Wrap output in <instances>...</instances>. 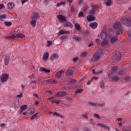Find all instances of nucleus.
Returning a JSON list of instances; mask_svg holds the SVG:
<instances>
[{"mask_svg":"<svg viewBox=\"0 0 131 131\" xmlns=\"http://www.w3.org/2000/svg\"><path fill=\"white\" fill-rule=\"evenodd\" d=\"M67 74H68V75H72L73 74H74L73 70L71 69V70H69V71H68Z\"/></svg>","mask_w":131,"mask_h":131,"instance_id":"c9c22d12","label":"nucleus"},{"mask_svg":"<svg viewBox=\"0 0 131 131\" xmlns=\"http://www.w3.org/2000/svg\"><path fill=\"white\" fill-rule=\"evenodd\" d=\"M124 80L125 82H129L130 81V78L129 77H126L124 78Z\"/></svg>","mask_w":131,"mask_h":131,"instance_id":"49530a36","label":"nucleus"},{"mask_svg":"<svg viewBox=\"0 0 131 131\" xmlns=\"http://www.w3.org/2000/svg\"><path fill=\"white\" fill-rule=\"evenodd\" d=\"M125 20L126 21V23H125L126 26H129L131 25V20L130 19H125Z\"/></svg>","mask_w":131,"mask_h":131,"instance_id":"f704fd0d","label":"nucleus"},{"mask_svg":"<svg viewBox=\"0 0 131 131\" xmlns=\"http://www.w3.org/2000/svg\"><path fill=\"white\" fill-rule=\"evenodd\" d=\"M33 96H34V97H37V98H39V96L38 94H36V93H34L33 94Z\"/></svg>","mask_w":131,"mask_h":131,"instance_id":"052dcab7","label":"nucleus"},{"mask_svg":"<svg viewBox=\"0 0 131 131\" xmlns=\"http://www.w3.org/2000/svg\"><path fill=\"white\" fill-rule=\"evenodd\" d=\"M62 73H63L62 71H58L57 73H56V77H57V78H61Z\"/></svg>","mask_w":131,"mask_h":131,"instance_id":"cd10ccee","label":"nucleus"},{"mask_svg":"<svg viewBox=\"0 0 131 131\" xmlns=\"http://www.w3.org/2000/svg\"><path fill=\"white\" fill-rule=\"evenodd\" d=\"M117 38H118V36H114L113 37L111 38L110 43L112 44L115 43L116 41H117Z\"/></svg>","mask_w":131,"mask_h":131,"instance_id":"4be33fe9","label":"nucleus"},{"mask_svg":"<svg viewBox=\"0 0 131 131\" xmlns=\"http://www.w3.org/2000/svg\"><path fill=\"white\" fill-rule=\"evenodd\" d=\"M117 70V66H114L113 68H112V73H114Z\"/></svg>","mask_w":131,"mask_h":131,"instance_id":"e433bc0d","label":"nucleus"},{"mask_svg":"<svg viewBox=\"0 0 131 131\" xmlns=\"http://www.w3.org/2000/svg\"><path fill=\"white\" fill-rule=\"evenodd\" d=\"M75 28H76L77 30H79L80 28V26L78 23L75 24Z\"/></svg>","mask_w":131,"mask_h":131,"instance_id":"a19ab883","label":"nucleus"},{"mask_svg":"<svg viewBox=\"0 0 131 131\" xmlns=\"http://www.w3.org/2000/svg\"><path fill=\"white\" fill-rule=\"evenodd\" d=\"M59 57V56L56 53H54L50 57V60H53L54 59H57Z\"/></svg>","mask_w":131,"mask_h":131,"instance_id":"6ab92c4d","label":"nucleus"},{"mask_svg":"<svg viewBox=\"0 0 131 131\" xmlns=\"http://www.w3.org/2000/svg\"><path fill=\"white\" fill-rule=\"evenodd\" d=\"M26 36L25 35H23L20 33H18V34L15 35V37L17 38L23 39V38H24Z\"/></svg>","mask_w":131,"mask_h":131,"instance_id":"f3484780","label":"nucleus"},{"mask_svg":"<svg viewBox=\"0 0 131 131\" xmlns=\"http://www.w3.org/2000/svg\"><path fill=\"white\" fill-rule=\"evenodd\" d=\"M54 115L58 117V116H60L61 114H59V113H56V112H54Z\"/></svg>","mask_w":131,"mask_h":131,"instance_id":"6e6d98bb","label":"nucleus"},{"mask_svg":"<svg viewBox=\"0 0 131 131\" xmlns=\"http://www.w3.org/2000/svg\"><path fill=\"white\" fill-rule=\"evenodd\" d=\"M78 16L80 17H83V12H80V13L78 14Z\"/></svg>","mask_w":131,"mask_h":131,"instance_id":"5fc2aeb1","label":"nucleus"},{"mask_svg":"<svg viewBox=\"0 0 131 131\" xmlns=\"http://www.w3.org/2000/svg\"><path fill=\"white\" fill-rule=\"evenodd\" d=\"M96 9H97L96 6L94 7L92 9V10H90V11H89L90 14H91V15L94 14L95 13V11H96Z\"/></svg>","mask_w":131,"mask_h":131,"instance_id":"393cba45","label":"nucleus"},{"mask_svg":"<svg viewBox=\"0 0 131 131\" xmlns=\"http://www.w3.org/2000/svg\"><path fill=\"white\" fill-rule=\"evenodd\" d=\"M56 97H64L67 96V93L64 91L58 92L56 94Z\"/></svg>","mask_w":131,"mask_h":131,"instance_id":"6e6552de","label":"nucleus"},{"mask_svg":"<svg viewBox=\"0 0 131 131\" xmlns=\"http://www.w3.org/2000/svg\"><path fill=\"white\" fill-rule=\"evenodd\" d=\"M60 102H61V101H60V100H57L56 101V102L55 103L59 104Z\"/></svg>","mask_w":131,"mask_h":131,"instance_id":"0e129e2a","label":"nucleus"},{"mask_svg":"<svg viewBox=\"0 0 131 131\" xmlns=\"http://www.w3.org/2000/svg\"><path fill=\"white\" fill-rule=\"evenodd\" d=\"M29 115H30V114L27 113V112H24V113H23V115H24V116H28Z\"/></svg>","mask_w":131,"mask_h":131,"instance_id":"bf43d9fd","label":"nucleus"},{"mask_svg":"<svg viewBox=\"0 0 131 131\" xmlns=\"http://www.w3.org/2000/svg\"><path fill=\"white\" fill-rule=\"evenodd\" d=\"M34 112L35 109H34L33 108H30V109L26 111L27 113L30 115L33 114Z\"/></svg>","mask_w":131,"mask_h":131,"instance_id":"a878e982","label":"nucleus"},{"mask_svg":"<svg viewBox=\"0 0 131 131\" xmlns=\"http://www.w3.org/2000/svg\"><path fill=\"white\" fill-rule=\"evenodd\" d=\"M73 39H75V40H76V41H78L81 40V38L78 37L77 35L73 36Z\"/></svg>","mask_w":131,"mask_h":131,"instance_id":"7c9ffc66","label":"nucleus"},{"mask_svg":"<svg viewBox=\"0 0 131 131\" xmlns=\"http://www.w3.org/2000/svg\"><path fill=\"white\" fill-rule=\"evenodd\" d=\"M104 82L103 81L100 82V88L104 89Z\"/></svg>","mask_w":131,"mask_h":131,"instance_id":"37998d69","label":"nucleus"},{"mask_svg":"<svg viewBox=\"0 0 131 131\" xmlns=\"http://www.w3.org/2000/svg\"><path fill=\"white\" fill-rule=\"evenodd\" d=\"M95 19V18L93 15H89L87 16V20L88 21H91L93 20H94Z\"/></svg>","mask_w":131,"mask_h":131,"instance_id":"aec40b11","label":"nucleus"},{"mask_svg":"<svg viewBox=\"0 0 131 131\" xmlns=\"http://www.w3.org/2000/svg\"><path fill=\"white\" fill-rule=\"evenodd\" d=\"M93 82V80H88V82H87V84L88 85H91V84Z\"/></svg>","mask_w":131,"mask_h":131,"instance_id":"3c124183","label":"nucleus"},{"mask_svg":"<svg viewBox=\"0 0 131 131\" xmlns=\"http://www.w3.org/2000/svg\"><path fill=\"white\" fill-rule=\"evenodd\" d=\"M6 18V15L5 14H0V20L5 19Z\"/></svg>","mask_w":131,"mask_h":131,"instance_id":"473e14b6","label":"nucleus"},{"mask_svg":"<svg viewBox=\"0 0 131 131\" xmlns=\"http://www.w3.org/2000/svg\"><path fill=\"white\" fill-rule=\"evenodd\" d=\"M52 82V80H46V82L49 83H51V82Z\"/></svg>","mask_w":131,"mask_h":131,"instance_id":"69168bd1","label":"nucleus"},{"mask_svg":"<svg viewBox=\"0 0 131 131\" xmlns=\"http://www.w3.org/2000/svg\"><path fill=\"white\" fill-rule=\"evenodd\" d=\"M63 34H70V31L60 30L59 31V35H63Z\"/></svg>","mask_w":131,"mask_h":131,"instance_id":"5701e85b","label":"nucleus"},{"mask_svg":"<svg viewBox=\"0 0 131 131\" xmlns=\"http://www.w3.org/2000/svg\"><path fill=\"white\" fill-rule=\"evenodd\" d=\"M78 58L75 57L74 58H73V62H74L75 63H76V62H77V60H78Z\"/></svg>","mask_w":131,"mask_h":131,"instance_id":"8fccbe9b","label":"nucleus"},{"mask_svg":"<svg viewBox=\"0 0 131 131\" xmlns=\"http://www.w3.org/2000/svg\"><path fill=\"white\" fill-rule=\"evenodd\" d=\"M82 93V89H77V90L75 91V93L76 94H81Z\"/></svg>","mask_w":131,"mask_h":131,"instance_id":"58836bf2","label":"nucleus"},{"mask_svg":"<svg viewBox=\"0 0 131 131\" xmlns=\"http://www.w3.org/2000/svg\"><path fill=\"white\" fill-rule=\"evenodd\" d=\"M88 104L90 106H95V107L101 106L102 107L103 106V105L101 103H94L92 101H89V102H88Z\"/></svg>","mask_w":131,"mask_h":131,"instance_id":"423d86ee","label":"nucleus"},{"mask_svg":"<svg viewBox=\"0 0 131 131\" xmlns=\"http://www.w3.org/2000/svg\"><path fill=\"white\" fill-rule=\"evenodd\" d=\"M50 55L49 54L48 52H46L43 53V57H42V59L43 61H46L48 59L49 56Z\"/></svg>","mask_w":131,"mask_h":131,"instance_id":"9b49d317","label":"nucleus"},{"mask_svg":"<svg viewBox=\"0 0 131 131\" xmlns=\"http://www.w3.org/2000/svg\"><path fill=\"white\" fill-rule=\"evenodd\" d=\"M120 78L118 76L113 75L110 77V80L111 82H117Z\"/></svg>","mask_w":131,"mask_h":131,"instance_id":"20e7f679","label":"nucleus"},{"mask_svg":"<svg viewBox=\"0 0 131 131\" xmlns=\"http://www.w3.org/2000/svg\"><path fill=\"white\" fill-rule=\"evenodd\" d=\"M98 77L93 76L92 77L91 80H93H93H98Z\"/></svg>","mask_w":131,"mask_h":131,"instance_id":"de8ad7c7","label":"nucleus"},{"mask_svg":"<svg viewBox=\"0 0 131 131\" xmlns=\"http://www.w3.org/2000/svg\"><path fill=\"white\" fill-rule=\"evenodd\" d=\"M38 115V113H37L34 114V115H33L32 116V117H31L30 120H32L35 119V118H36L37 117Z\"/></svg>","mask_w":131,"mask_h":131,"instance_id":"c756f323","label":"nucleus"},{"mask_svg":"<svg viewBox=\"0 0 131 131\" xmlns=\"http://www.w3.org/2000/svg\"><path fill=\"white\" fill-rule=\"evenodd\" d=\"M94 117L97 118L98 119L100 118V116H99L98 115H97V114L94 115Z\"/></svg>","mask_w":131,"mask_h":131,"instance_id":"864d4df0","label":"nucleus"},{"mask_svg":"<svg viewBox=\"0 0 131 131\" xmlns=\"http://www.w3.org/2000/svg\"><path fill=\"white\" fill-rule=\"evenodd\" d=\"M112 0H106L105 4L106 6H110V5L112 4Z\"/></svg>","mask_w":131,"mask_h":131,"instance_id":"72a5a7b5","label":"nucleus"},{"mask_svg":"<svg viewBox=\"0 0 131 131\" xmlns=\"http://www.w3.org/2000/svg\"><path fill=\"white\" fill-rule=\"evenodd\" d=\"M5 25H6V26L10 27H11V26L12 25V23L11 22H8V21H6L5 22Z\"/></svg>","mask_w":131,"mask_h":131,"instance_id":"4c0bfd02","label":"nucleus"},{"mask_svg":"<svg viewBox=\"0 0 131 131\" xmlns=\"http://www.w3.org/2000/svg\"><path fill=\"white\" fill-rule=\"evenodd\" d=\"M90 27H91L92 29L95 30L98 27V23L96 22L90 23Z\"/></svg>","mask_w":131,"mask_h":131,"instance_id":"f8f14e48","label":"nucleus"},{"mask_svg":"<svg viewBox=\"0 0 131 131\" xmlns=\"http://www.w3.org/2000/svg\"><path fill=\"white\" fill-rule=\"evenodd\" d=\"M114 57L117 60L120 59L121 57V53L120 52H118V51L116 52L115 55H114Z\"/></svg>","mask_w":131,"mask_h":131,"instance_id":"ddd939ff","label":"nucleus"},{"mask_svg":"<svg viewBox=\"0 0 131 131\" xmlns=\"http://www.w3.org/2000/svg\"><path fill=\"white\" fill-rule=\"evenodd\" d=\"M4 8V4H1L0 5V10H2V8Z\"/></svg>","mask_w":131,"mask_h":131,"instance_id":"e2e57ef3","label":"nucleus"},{"mask_svg":"<svg viewBox=\"0 0 131 131\" xmlns=\"http://www.w3.org/2000/svg\"><path fill=\"white\" fill-rule=\"evenodd\" d=\"M52 41L47 40V46H50L52 45Z\"/></svg>","mask_w":131,"mask_h":131,"instance_id":"a18cd8bd","label":"nucleus"},{"mask_svg":"<svg viewBox=\"0 0 131 131\" xmlns=\"http://www.w3.org/2000/svg\"><path fill=\"white\" fill-rule=\"evenodd\" d=\"M7 7L8 9H11L14 7V3L12 2H9L8 3Z\"/></svg>","mask_w":131,"mask_h":131,"instance_id":"b1692460","label":"nucleus"},{"mask_svg":"<svg viewBox=\"0 0 131 131\" xmlns=\"http://www.w3.org/2000/svg\"><path fill=\"white\" fill-rule=\"evenodd\" d=\"M40 72L45 73L46 74H49L51 72L50 70H47L45 68H40Z\"/></svg>","mask_w":131,"mask_h":131,"instance_id":"4468645a","label":"nucleus"},{"mask_svg":"<svg viewBox=\"0 0 131 131\" xmlns=\"http://www.w3.org/2000/svg\"><path fill=\"white\" fill-rule=\"evenodd\" d=\"M16 38L15 35L13 34L8 35L9 40H14Z\"/></svg>","mask_w":131,"mask_h":131,"instance_id":"bb28decb","label":"nucleus"},{"mask_svg":"<svg viewBox=\"0 0 131 131\" xmlns=\"http://www.w3.org/2000/svg\"><path fill=\"white\" fill-rule=\"evenodd\" d=\"M102 53V50L99 49L97 50V52L93 54V58L92 59L93 61L98 60L99 58L101 57V53Z\"/></svg>","mask_w":131,"mask_h":131,"instance_id":"f257e3e1","label":"nucleus"},{"mask_svg":"<svg viewBox=\"0 0 131 131\" xmlns=\"http://www.w3.org/2000/svg\"><path fill=\"white\" fill-rule=\"evenodd\" d=\"M64 27L65 28H72L74 26L72 25V23H71L70 21H66L65 24L63 25Z\"/></svg>","mask_w":131,"mask_h":131,"instance_id":"1a4fd4ad","label":"nucleus"},{"mask_svg":"<svg viewBox=\"0 0 131 131\" xmlns=\"http://www.w3.org/2000/svg\"><path fill=\"white\" fill-rule=\"evenodd\" d=\"M63 5H64V2H61L60 3H57V7H60V6H62Z\"/></svg>","mask_w":131,"mask_h":131,"instance_id":"c03bdc74","label":"nucleus"},{"mask_svg":"<svg viewBox=\"0 0 131 131\" xmlns=\"http://www.w3.org/2000/svg\"><path fill=\"white\" fill-rule=\"evenodd\" d=\"M119 74L120 76L122 77L124 75V73L122 70H120L119 72Z\"/></svg>","mask_w":131,"mask_h":131,"instance_id":"79ce46f5","label":"nucleus"},{"mask_svg":"<svg viewBox=\"0 0 131 131\" xmlns=\"http://www.w3.org/2000/svg\"><path fill=\"white\" fill-rule=\"evenodd\" d=\"M9 75L6 73H4L1 76V81L2 83L7 82L9 79Z\"/></svg>","mask_w":131,"mask_h":131,"instance_id":"f03ea898","label":"nucleus"},{"mask_svg":"<svg viewBox=\"0 0 131 131\" xmlns=\"http://www.w3.org/2000/svg\"><path fill=\"white\" fill-rule=\"evenodd\" d=\"M114 28H115L116 30H119V31H123V29L121 28V24L120 22H117L114 24Z\"/></svg>","mask_w":131,"mask_h":131,"instance_id":"7ed1b4c3","label":"nucleus"},{"mask_svg":"<svg viewBox=\"0 0 131 131\" xmlns=\"http://www.w3.org/2000/svg\"><path fill=\"white\" fill-rule=\"evenodd\" d=\"M57 18L60 20V23H63L67 20L66 17L62 15H58Z\"/></svg>","mask_w":131,"mask_h":131,"instance_id":"9d476101","label":"nucleus"},{"mask_svg":"<svg viewBox=\"0 0 131 131\" xmlns=\"http://www.w3.org/2000/svg\"><path fill=\"white\" fill-rule=\"evenodd\" d=\"M10 60V56H6L4 58V63L6 66H8Z\"/></svg>","mask_w":131,"mask_h":131,"instance_id":"2eb2a0df","label":"nucleus"},{"mask_svg":"<svg viewBox=\"0 0 131 131\" xmlns=\"http://www.w3.org/2000/svg\"><path fill=\"white\" fill-rule=\"evenodd\" d=\"M77 81L75 79L71 80L72 83H76Z\"/></svg>","mask_w":131,"mask_h":131,"instance_id":"680f3d73","label":"nucleus"},{"mask_svg":"<svg viewBox=\"0 0 131 131\" xmlns=\"http://www.w3.org/2000/svg\"><path fill=\"white\" fill-rule=\"evenodd\" d=\"M87 55H88V52L87 51H84L83 52L81 53L80 56L82 57L83 58H85L86 57V56H87Z\"/></svg>","mask_w":131,"mask_h":131,"instance_id":"2f4dec72","label":"nucleus"},{"mask_svg":"<svg viewBox=\"0 0 131 131\" xmlns=\"http://www.w3.org/2000/svg\"><path fill=\"white\" fill-rule=\"evenodd\" d=\"M39 102L37 100H35V101L34 102V105H39Z\"/></svg>","mask_w":131,"mask_h":131,"instance_id":"4d7b16f0","label":"nucleus"},{"mask_svg":"<svg viewBox=\"0 0 131 131\" xmlns=\"http://www.w3.org/2000/svg\"><path fill=\"white\" fill-rule=\"evenodd\" d=\"M128 36H130V37H131V33H130V32L129 30H128Z\"/></svg>","mask_w":131,"mask_h":131,"instance_id":"774afa93","label":"nucleus"},{"mask_svg":"<svg viewBox=\"0 0 131 131\" xmlns=\"http://www.w3.org/2000/svg\"><path fill=\"white\" fill-rule=\"evenodd\" d=\"M32 20H39V14L37 12H34L33 13L32 16L31 17Z\"/></svg>","mask_w":131,"mask_h":131,"instance_id":"39448f33","label":"nucleus"},{"mask_svg":"<svg viewBox=\"0 0 131 131\" xmlns=\"http://www.w3.org/2000/svg\"><path fill=\"white\" fill-rule=\"evenodd\" d=\"M75 8L74 7V6H72L71 7V12H75Z\"/></svg>","mask_w":131,"mask_h":131,"instance_id":"603ef678","label":"nucleus"},{"mask_svg":"<svg viewBox=\"0 0 131 131\" xmlns=\"http://www.w3.org/2000/svg\"><path fill=\"white\" fill-rule=\"evenodd\" d=\"M120 32H122V31H119L117 30V33H116V36L115 37H117L119 35V34H120Z\"/></svg>","mask_w":131,"mask_h":131,"instance_id":"09e8293b","label":"nucleus"},{"mask_svg":"<svg viewBox=\"0 0 131 131\" xmlns=\"http://www.w3.org/2000/svg\"><path fill=\"white\" fill-rule=\"evenodd\" d=\"M98 125H99V126H100V127H101V129H105L106 127H107V126H106L105 124H103V123H98Z\"/></svg>","mask_w":131,"mask_h":131,"instance_id":"c85d7f7f","label":"nucleus"},{"mask_svg":"<svg viewBox=\"0 0 131 131\" xmlns=\"http://www.w3.org/2000/svg\"><path fill=\"white\" fill-rule=\"evenodd\" d=\"M92 73L94 75H100L102 74V71H95V70H92Z\"/></svg>","mask_w":131,"mask_h":131,"instance_id":"412c9836","label":"nucleus"},{"mask_svg":"<svg viewBox=\"0 0 131 131\" xmlns=\"http://www.w3.org/2000/svg\"><path fill=\"white\" fill-rule=\"evenodd\" d=\"M23 97V94H19L17 96V97L18 98H21Z\"/></svg>","mask_w":131,"mask_h":131,"instance_id":"338daca9","label":"nucleus"},{"mask_svg":"<svg viewBox=\"0 0 131 131\" xmlns=\"http://www.w3.org/2000/svg\"><path fill=\"white\" fill-rule=\"evenodd\" d=\"M27 107V105H21L20 106V110H21V111H24Z\"/></svg>","mask_w":131,"mask_h":131,"instance_id":"ea45409f","label":"nucleus"},{"mask_svg":"<svg viewBox=\"0 0 131 131\" xmlns=\"http://www.w3.org/2000/svg\"><path fill=\"white\" fill-rule=\"evenodd\" d=\"M0 126L1 127V128H4V127L5 126V123H1L0 124Z\"/></svg>","mask_w":131,"mask_h":131,"instance_id":"13d9d810","label":"nucleus"},{"mask_svg":"<svg viewBox=\"0 0 131 131\" xmlns=\"http://www.w3.org/2000/svg\"><path fill=\"white\" fill-rule=\"evenodd\" d=\"M101 46H102V47L108 48L110 47L109 41L106 40H102V42H101Z\"/></svg>","mask_w":131,"mask_h":131,"instance_id":"0eeeda50","label":"nucleus"},{"mask_svg":"<svg viewBox=\"0 0 131 131\" xmlns=\"http://www.w3.org/2000/svg\"><path fill=\"white\" fill-rule=\"evenodd\" d=\"M37 20L32 19V20H31L30 21L31 27H32V28L35 27L36 23H37Z\"/></svg>","mask_w":131,"mask_h":131,"instance_id":"a211bd4d","label":"nucleus"},{"mask_svg":"<svg viewBox=\"0 0 131 131\" xmlns=\"http://www.w3.org/2000/svg\"><path fill=\"white\" fill-rule=\"evenodd\" d=\"M101 39H105L107 38V33L105 31H103L100 34Z\"/></svg>","mask_w":131,"mask_h":131,"instance_id":"dca6fc26","label":"nucleus"}]
</instances>
